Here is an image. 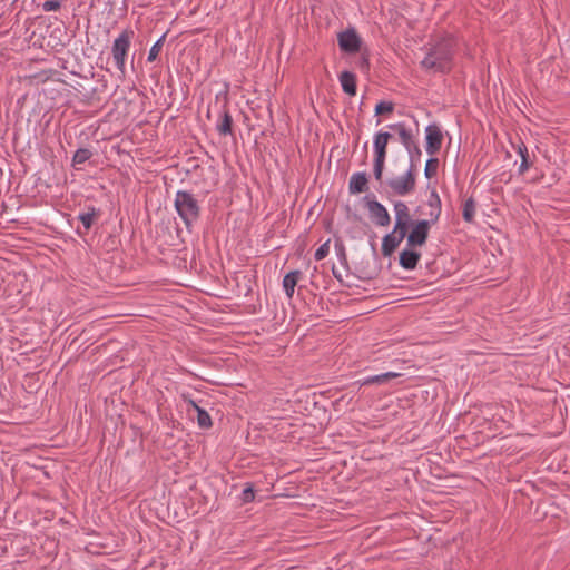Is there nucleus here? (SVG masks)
Returning a JSON list of instances; mask_svg holds the SVG:
<instances>
[{"instance_id":"27","label":"nucleus","mask_w":570,"mask_h":570,"mask_svg":"<svg viewBox=\"0 0 570 570\" xmlns=\"http://www.w3.org/2000/svg\"><path fill=\"white\" fill-rule=\"evenodd\" d=\"M255 499V492H254V489L250 484H247L243 491H242V494H240V500L244 502V503H248V502H252L254 501Z\"/></svg>"},{"instance_id":"19","label":"nucleus","mask_w":570,"mask_h":570,"mask_svg":"<svg viewBox=\"0 0 570 570\" xmlns=\"http://www.w3.org/2000/svg\"><path fill=\"white\" fill-rule=\"evenodd\" d=\"M419 257V252H400V264L405 269H412L415 267Z\"/></svg>"},{"instance_id":"2","label":"nucleus","mask_w":570,"mask_h":570,"mask_svg":"<svg viewBox=\"0 0 570 570\" xmlns=\"http://www.w3.org/2000/svg\"><path fill=\"white\" fill-rule=\"evenodd\" d=\"M453 40L445 38L433 45L421 65L426 70L446 71L451 67Z\"/></svg>"},{"instance_id":"11","label":"nucleus","mask_w":570,"mask_h":570,"mask_svg":"<svg viewBox=\"0 0 570 570\" xmlns=\"http://www.w3.org/2000/svg\"><path fill=\"white\" fill-rule=\"evenodd\" d=\"M391 134L389 132H379L374 137V159L385 160L386 157V147L389 140L391 139Z\"/></svg>"},{"instance_id":"5","label":"nucleus","mask_w":570,"mask_h":570,"mask_svg":"<svg viewBox=\"0 0 570 570\" xmlns=\"http://www.w3.org/2000/svg\"><path fill=\"white\" fill-rule=\"evenodd\" d=\"M415 185L416 176L413 165L410 166L409 170L404 175L389 180L390 189L397 196H406L411 194L414 190Z\"/></svg>"},{"instance_id":"26","label":"nucleus","mask_w":570,"mask_h":570,"mask_svg":"<svg viewBox=\"0 0 570 570\" xmlns=\"http://www.w3.org/2000/svg\"><path fill=\"white\" fill-rule=\"evenodd\" d=\"M438 166H439L438 159H433V158L429 159L425 164V169H424L425 176L428 178L433 177L436 174Z\"/></svg>"},{"instance_id":"16","label":"nucleus","mask_w":570,"mask_h":570,"mask_svg":"<svg viewBox=\"0 0 570 570\" xmlns=\"http://www.w3.org/2000/svg\"><path fill=\"white\" fill-rule=\"evenodd\" d=\"M515 151L518 153V155L521 157V164H520V167H519V173L520 174H524L532 165V163L529 160V151H528V148L527 146L520 141L518 142L515 146Z\"/></svg>"},{"instance_id":"24","label":"nucleus","mask_w":570,"mask_h":570,"mask_svg":"<svg viewBox=\"0 0 570 570\" xmlns=\"http://www.w3.org/2000/svg\"><path fill=\"white\" fill-rule=\"evenodd\" d=\"M394 109V105L390 101H381L375 107L376 115L391 114Z\"/></svg>"},{"instance_id":"25","label":"nucleus","mask_w":570,"mask_h":570,"mask_svg":"<svg viewBox=\"0 0 570 570\" xmlns=\"http://www.w3.org/2000/svg\"><path fill=\"white\" fill-rule=\"evenodd\" d=\"M91 156V153L88 149H79L76 151L73 156V164L79 165L87 161Z\"/></svg>"},{"instance_id":"14","label":"nucleus","mask_w":570,"mask_h":570,"mask_svg":"<svg viewBox=\"0 0 570 570\" xmlns=\"http://www.w3.org/2000/svg\"><path fill=\"white\" fill-rule=\"evenodd\" d=\"M301 271H292L287 273L283 278V289L287 298H292L294 295L295 287L301 276Z\"/></svg>"},{"instance_id":"20","label":"nucleus","mask_w":570,"mask_h":570,"mask_svg":"<svg viewBox=\"0 0 570 570\" xmlns=\"http://www.w3.org/2000/svg\"><path fill=\"white\" fill-rule=\"evenodd\" d=\"M99 218V213L95 208H89L87 212L81 213L78 219L81 222L85 230L90 229L92 224Z\"/></svg>"},{"instance_id":"33","label":"nucleus","mask_w":570,"mask_h":570,"mask_svg":"<svg viewBox=\"0 0 570 570\" xmlns=\"http://www.w3.org/2000/svg\"><path fill=\"white\" fill-rule=\"evenodd\" d=\"M432 197L435 199V202L438 204H440V199H439V197H438V195L435 193L432 194Z\"/></svg>"},{"instance_id":"1","label":"nucleus","mask_w":570,"mask_h":570,"mask_svg":"<svg viewBox=\"0 0 570 570\" xmlns=\"http://www.w3.org/2000/svg\"><path fill=\"white\" fill-rule=\"evenodd\" d=\"M394 227L383 239L382 249H396L404 240L410 225L413 223L409 206L401 200L393 205Z\"/></svg>"},{"instance_id":"12","label":"nucleus","mask_w":570,"mask_h":570,"mask_svg":"<svg viewBox=\"0 0 570 570\" xmlns=\"http://www.w3.org/2000/svg\"><path fill=\"white\" fill-rule=\"evenodd\" d=\"M184 400L197 412L198 426L202 429H209L213 425L210 415L204 409L198 406L194 400L187 399L185 395Z\"/></svg>"},{"instance_id":"8","label":"nucleus","mask_w":570,"mask_h":570,"mask_svg":"<svg viewBox=\"0 0 570 570\" xmlns=\"http://www.w3.org/2000/svg\"><path fill=\"white\" fill-rule=\"evenodd\" d=\"M338 46L345 52H357L361 46V40L354 30H346L338 35Z\"/></svg>"},{"instance_id":"21","label":"nucleus","mask_w":570,"mask_h":570,"mask_svg":"<svg viewBox=\"0 0 570 570\" xmlns=\"http://www.w3.org/2000/svg\"><path fill=\"white\" fill-rule=\"evenodd\" d=\"M232 124H233L232 116L227 111H225L217 125V130L222 135L230 134L232 132Z\"/></svg>"},{"instance_id":"34","label":"nucleus","mask_w":570,"mask_h":570,"mask_svg":"<svg viewBox=\"0 0 570 570\" xmlns=\"http://www.w3.org/2000/svg\"><path fill=\"white\" fill-rule=\"evenodd\" d=\"M393 252L386 250L384 254L391 255Z\"/></svg>"},{"instance_id":"13","label":"nucleus","mask_w":570,"mask_h":570,"mask_svg":"<svg viewBox=\"0 0 570 570\" xmlns=\"http://www.w3.org/2000/svg\"><path fill=\"white\" fill-rule=\"evenodd\" d=\"M342 89L348 96L356 95V76L350 71H343L340 77Z\"/></svg>"},{"instance_id":"6","label":"nucleus","mask_w":570,"mask_h":570,"mask_svg":"<svg viewBox=\"0 0 570 570\" xmlns=\"http://www.w3.org/2000/svg\"><path fill=\"white\" fill-rule=\"evenodd\" d=\"M431 228V222L426 219H421L413 222L410 225L409 232L406 234L407 244L411 247H421L425 244L429 230Z\"/></svg>"},{"instance_id":"18","label":"nucleus","mask_w":570,"mask_h":570,"mask_svg":"<svg viewBox=\"0 0 570 570\" xmlns=\"http://www.w3.org/2000/svg\"><path fill=\"white\" fill-rule=\"evenodd\" d=\"M400 374L396 373V372H386V373H382V374H379V375H372V376L364 377L362 380L361 384L362 385L383 384L386 381H389L390 379H395Z\"/></svg>"},{"instance_id":"29","label":"nucleus","mask_w":570,"mask_h":570,"mask_svg":"<svg viewBox=\"0 0 570 570\" xmlns=\"http://www.w3.org/2000/svg\"><path fill=\"white\" fill-rule=\"evenodd\" d=\"M45 11H57L60 8V2L58 0H48L42 4Z\"/></svg>"},{"instance_id":"28","label":"nucleus","mask_w":570,"mask_h":570,"mask_svg":"<svg viewBox=\"0 0 570 570\" xmlns=\"http://www.w3.org/2000/svg\"><path fill=\"white\" fill-rule=\"evenodd\" d=\"M385 160L374 159V176L377 180H381Z\"/></svg>"},{"instance_id":"31","label":"nucleus","mask_w":570,"mask_h":570,"mask_svg":"<svg viewBox=\"0 0 570 570\" xmlns=\"http://www.w3.org/2000/svg\"><path fill=\"white\" fill-rule=\"evenodd\" d=\"M337 253H338L340 259L342 261L345 257V252L341 250V252H337Z\"/></svg>"},{"instance_id":"4","label":"nucleus","mask_w":570,"mask_h":570,"mask_svg":"<svg viewBox=\"0 0 570 570\" xmlns=\"http://www.w3.org/2000/svg\"><path fill=\"white\" fill-rule=\"evenodd\" d=\"M132 37L134 31L126 29L115 39L112 45V58L121 73L125 72L126 57L128 55Z\"/></svg>"},{"instance_id":"23","label":"nucleus","mask_w":570,"mask_h":570,"mask_svg":"<svg viewBox=\"0 0 570 570\" xmlns=\"http://www.w3.org/2000/svg\"><path fill=\"white\" fill-rule=\"evenodd\" d=\"M164 39H165V36H163L157 42H155L153 45V47L150 48L149 53H148V61L151 62V61L156 60V58L158 57V55L163 48Z\"/></svg>"},{"instance_id":"22","label":"nucleus","mask_w":570,"mask_h":570,"mask_svg":"<svg viewBox=\"0 0 570 570\" xmlns=\"http://www.w3.org/2000/svg\"><path fill=\"white\" fill-rule=\"evenodd\" d=\"M475 214V205L472 199H468L463 205V217L466 222H472Z\"/></svg>"},{"instance_id":"7","label":"nucleus","mask_w":570,"mask_h":570,"mask_svg":"<svg viewBox=\"0 0 570 570\" xmlns=\"http://www.w3.org/2000/svg\"><path fill=\"white\" fill-rule=\"evenodd\" d=\"M370 219L377 226L385 227L390 224L391 217L387 209L377 200L366 199L365 203Z\"/></svg>"},{"instance_id":"10","label":"nucleus","mask_w":570,"mask_h":570,"mask_svg":"<svg viewBox=\"0 0 570 570\" xmlns=\"http://www.w3.org/2000/svg\"><path fill=\"white\" fill-rule=\"evenodd\" d=\"M368 188V179L365 173H354L348 181V190L351 194H361Z\"/></svg>"},{"instance_id":"3","label":"nucleus","mask_w":570,"mask_h":570,"mask_svg":"<svg viewBox=\"0 0 570 570\" xmlns=\"http://www.w3.org/2000/svg\"><path fill=\"white\" fill-rule=\"evenodd\" d=\"M175 208L187 226L195 223L199 217V204L194 195L188 191L179 190L176 193Z\"/></svg>"},{"instance_id":"30","label":"nucleus","mask_w":570,"mask_h":570,"mask_svg":"<svg viewBox=\"0 0 570 570\" xmlns=\"http://www.w3.org/2000/svg\"><path fill=\"white\" fill-rule=\"evenodd\" d=\"M327 253L328 252H315V255H314L315 261H322L323 258H325Z\"/></svg>"},{"instance_id":"17","label":"nucleus","mask_w":570,"mask_h":570,"mask_svg":"<svg viewBox=\"0 0 570 570\" xmlns=\"http://www.w3.org/2000/svg\"><path fill=\"white\" fill-rule=\"evenodd\" d=\"M26 283V275L24 274H14L12 276V281L11 283L8 285V288H6V293L8 296H12L13 295V292H16L17 294H20L24 286L23 284Z\"/></svg>"},{"instance_id":"32","label":"nucleus","mask_w":570,"mask_h":570,"mask_svg":"<svg viewBox=\"0 0 570 570\" xmlns=\"http://www.w3.org/2000/svg\"><path fill=\"white\" fill-rule=\"evenodd\" d=\"M328 247V242H326L325 244H323L318 249L320 250H323V249H327Z\"/></svg>"},{"instance_id":"15","label":"nucleus","mask_w":570,"mask_h":570,"mask_svg":"<svg viewBox=\"0 0 570 570\" xmlns=\"http://www.w3.org/2000/svg\"><path fill=\"white\" fill-rule=\"evenodd\" d=\"M391 129H393L399 138H400V141L404 145V147L410 150L411 146H412V132L410 129H407L405 127L404 124L400 122V124H395V125H392L390 126Z\"/></svg>"},{"instance_id":"9","label":"nucleus","mask_w":570,"mask_h":570,"mask_svg":"<svg viewBox=\"0 0 570 570\" xmlns=\"http://www.w3.org/2000/svg\"><path fill=\"white\" fill-rule=\"evenodd\" d=\"M426 134V153L429 155L436 154L442 145L443 135L436 125H430L425 129Z\"/></svg>"}]
</instances>
